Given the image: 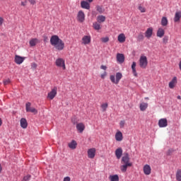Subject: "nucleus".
Wrapping results in <instances>:
<instances>
[{
    "label": "nucleus",
    "instance_id": "obj_6",
    "mask_svg": "<svg viewBox=\"0 0 181 181\" xmlns=\"http://www.w3.org/2000/svg\"><path fill=\"white\" fill-rule=\"evenodd\" d=\"M55 64L57 67H62L64 70H66V63L64 59H57L55 61Z\"/></svg>",
    "mask_w": 181,
    "mask_h": 181
},
{
    "label": "nucleus",
    "instance_id": "obj_28",
    "mask_svg": "<svg viewBox=\"0 0 181 181\" xmlns=\"http://www.w3.org/2000/svg\"><path fill=\"white\" fill-rule=\"evenodd\" d=\"M93 26L95 30H100V29H101V25L100 23H98V21L93 23Z\"/></svg>",
    "mask_w": 181,
    "mask_h": 181
},
{
    "label": "nucleus",
    "instance_id": "obj_34",
    "mask_svg": "<svg viewBox=\"0 0 181 181\" xmlns=\"http://www.w3.org/2000/svg\"><path fill=\"white\" fill-rule=\"evenodd\" d=\"M100 40L101 42H103V43H107V42H110V37H102Z\"/></svg>",
    "mask_w": 181,
    "mask_h": 181
},
{
    "label": "nucleus",
    "instance_id": "obj_19",
    "mask_svg": "<svg viewBox=\"0 0 181 181\" xmlns=\"http://www.w3.org/2000/svg\"><path fill=\"white\" fill-rule=\"evenodd\" d=\"M127 37H125V34L121 33L117 37V40L119 43H124L125 42Z\"/></svg>",
    "mask_w": 181,
    "mask_h": 181
},
{
    "label": "nucleus",
    "instance_id": "obj_8",
    "mask_svg": "<svg viewBox=\"0 0 181 181\" xmlns=\"http://www.w3.org/2000/svg\"><path fill=\"white\" fill-rule=\"evenodd\" d=\"M95 152H97L95 148H89L87 152L88 158L89 159H94L95 158Z\"/></svg>",
    "mask_w": 181,
    "mask_h": 181
},
{
    "label": "nucleus",
    "instance_id": "obj_44",
    "mask_svg": "<svg viewBox=\"0 0 181 181\" xmlns=\"http://www.w3.org/2000/svg\"><path fill=\"white\" fill-rule=\"evenodd\" d=\"M115 136H122V132H117L115 134Z\"/></svg>",
    "mask_w": 181,
    "mask_h": 181
},
{
    "label": "nucleus",
    "instance_id": "obj_43",
    "mask_svg": "<svg viewBox=\"0 0 181 181\" xmlns=\"http://www.w3.org/2000/svg\"><path fill=\"white\" fill-rule=\"evenodd\" d=\"M123 137L122 136H116L115 139L116 141H117L118 142H121V141H122Z\"/></svg>",
    "mask_w": 181,
    "mask_h": 181
},
{
    "label": "nucleus",
    "instance_id": "obj_51",
    "mask_svg": "<svg viewBox=\"0 0 181 181\" xmlns=\"http://www.w3.org/2000/svg\"><path fill=\"white\" fill-rule=\"evenodd\" d=\"M132 71H133L134 76H135V77H136V76H138V74H136V69H133Z\"/></svg>",
    "mask_w": 181,
    "mask_h": 181
},
{
    "label": "nucleus",
    "instance_id": "obj_52",
    "mask_svg": "<svg viewBox=\"0 0 181 181\" xmlns=\"http://www.w3.org/2000/svg\"><path fill=\"white\" fill-rule=\"evenodd\" d=\"M21 5H22V6H26V3L22 1Z\"/></svg>",
    "mask_w": 181,
    "mask_h": 181
},
{
    "label": "nucleus",
    "instance_id": "obj_46",
    "mask_svg": "<svg viewBox=\"0 0 181 181\" xmlns=\"http://www.w3.org/2000/svg\"><path fill=\"white\" fill-rule=\"evenodd\" d=\"M28 1L30 4H31V5H35V4H36V1L35 0H28Z\"/></svg>",
    "mask_w": 181,
    "mask_h": 181
},
{
    "label": "nucleus",
    "instance_id": "obj_26",
    "mask_svg": "<svg viewBox=\"0 0 181 181\" xmlns=\"http://www.w3.org/2000/svg\"><path fill=\"white\" fill-rule=\"evenodd\" d=\"M175 179L177 181H181V169L177 170L175 173Z\"/></svg>",
    "mask_w": 181,
    "mask_h": 181
},
{
    "label": "nucleus",
    "instance_id": "obj_47",
    "mask_svg": "<svg viewBox=\"0 0 181 181\" xmlns=\"http://www.w3.org/2000/svg\"><path fill=\"white\" fill-rule=\"evenodd\" d=\"M100 69H101L102 70H107V66H105V65H101V66H100Z\"/></svg>",
    "mask_w": 181,
    "mask_h": 181
},
{
    "label": "nucleus",
    "instance_id": "obj_32",
    "mask_svg": "<svg viewBox=\"0 0 181 181\" xmlns=\"http://www.w3.org/2000/svg\"><path fill=\"white\" fill-rule=\"evenodd\" d=\"M100 107L103 110V112H105V111H107V108H108V103H103Z\"/></svg>",
    "mask_w": 181,
    "mask_h": 181
},
{
    "label": "nucleus",
    "instance_id": "obj_16",
    "mask_svg": "<svg viewBox=\"0 0 181 181\" xmlns=\"http://www.w3.org/2000/svg\"><path fill=\"white\" fill-rule=\"evenodd\" d=\"M177 83V78L175 76L172 81L169 83V88H175V86H176Z\"/></svg>",
    "mask_w": 181,
    "mask_h": 181
},
{
    "label": "nucleus",
    "instance_id": "obj_35",
    "mask_svg": "<svg viewBox=\"0 0 181 181\" xmlns=\"http://www.w3.org/2000/svg\"><path fill=\"white\" fill-rule=\"evenodd\" d=\"M175 152V150L173 148H170L167 152H166V155L168 156H170V155H172V153H173Z\"/></svg>",
    "mask_w": 181,
    "mask_h": 181
},
{
    "label": "nucleus",
    "instance_id": "obj_10",
    "mask_svg": "<svg viewBox=\"0 0 181 181\" xmlns=\"http://www.w3.org/2000/svg\"><path fill=\"white\" fill-rule=\"evenodd\" d=\"M82 45H90V43H91V36L90 35H84L82 37Z\"/></svg>",
    "mask_w": 181,
    "mask_h": 181
},
{
    "label": "nucleus",
    "instance_id": "obj_4",
    "mask_svg": "<svg viewBox=\"0 0 181 181\" xmlns=\"http://www.w3.org/2000/svg\"><path fill=\"white\" fill-rule=\"evenodd\" d=\"M139 66L141 69H146L148 66V58L145 55H141L139 59Z\"/></svg>",
    "mask_w": 181,
    "mask_h": 181
},
{
    "label": "nucleus",
    "instance_id": "obj_53",
    "mask_svg": "<svg viewBox=\"0 0 181 181\" xmlns=\"http://www.w3.org/2000/svg\"><path fill=\"white\" fill-rule=\"evenodd\" d=\"M179 69H180V70L181 71V61H180V62H179Z\"/></svg>",
    "mask_w": 181,
    "mask_h": 181
},
{
    "label": "nucleus",
    "instance_id": "obj_13",
    "mask_svg": "<svg viewBox=\"0 0 181 181\" xmlns=\"http://www.w3.org/2000/svg\"><path fill=\"white\" fill-rule=\"evenodd\" d=\"M158 126L160 127V128H165L168 127V119L165 118L160 119L158 121Z\"/></svg>",
    "mask_w": 181,
    "mask_h": 181
},
{
    "label": "nucleus",
    "instance_id": "obj_23",
    "mask_svg": "<svg viewBox=\"0 0 181 181\" xmlns=\"http://www.w3.org/2000/svg\"><path fill=\"white\" fill-rule=\"evenodd\" d=\"M165 36V30L163 28H159L157 31L158 37H163Z\"/></svg>",
    "mask_w": 181,
    "mask_h": 181
},
{
    "label": "nucleus",
    "instance_id": "obj_20",
    "mask_svg": "<svg viewBox=\"0 0 181 181\" xmlns=\"http://www.w3.org/2000/svg\"><path fill=\"white\" fill-rule=\"evenodd\" d=\"M69 148L70 149H76L77 148V141L72 140L70 143L68 144Z\"/></svg>",
    "mask_w": 181,
    "mask_h": 181
},
{
    "label": "nucleus",
    "instance_id": "obj_31",
    "mask_svg": "<svg viewBox=\"0 0 181 181\" xmlns=\"http://www.w3.org/2000/svg\"><path fill=\"white\" fill-rule=\"evenodd\" d=\"M168 18L163 17L161 19V25L162 26H168Z\"/></svg>",
    "mask_w": 181,
    "mask_h": 181
},
{
    "label": "nucleus",
    "instance_id": "obj_36",
    "mask_svg": "<svg viewBox=\"0 0 181 181\" xmlns=\"http://www.w3.org/2000/svg\"><path fill=\"white\" fill-rule=\"evenodd\" d=\"M30 177H32V176L30 175H25L23 178L22 181H29V180H30Z\"/></svg>",
    "mask_w": 181,
    "mask_h": 181
},
{
    "label": "nucleus",
    "instance_id": "obj_49",
    "mask_svg": "<svg viewBox=\"0 0 181 181\" xmlns=\"http://www.w3.org/2000/svg\"><path fill=\"white\" fill-rule=\"evenodd\" d=\"M31 66L33 69H36V67H37V64H36V63H33Z\"/></svg>",
    "mask_w": 181,
    "mask_h": 181
},
{
    "label": "nucleus",
    "instance_id": "obj_3",
    "mask_svg": "<svg viewBox=\"0 0 181 181\" xmlns=\"http://www.w3.org/2000/svg\"><path fill=\"white\" fill-rule=\"evenodd\" d=\"M121 78H122V74L121 72L116 73V76L110 75V80L113 84H118L121 81Z\"/></svg>",
    "mask_w": 181,
    "mask_h": 181
},
{
    "label": "nucleus",
    "instance_id": "obj_33",
    "mask_svg": "<svg viewBox=\"0 0 181 181\" xmlns=\"http://www.w3.org/2000/svg\"><path fill=\"white\" fill-rule=\"evenodd\" d=\"M96 11L99 12V13H104V9L103 8V6H96Z\"/></svg>",
    "mask_w": 181,
    "mask_h": 181
},
{
    "label": "nucleus",
    "instance_id": "obj_38",
    "mask_svg": "<svg viewBox=\"0 0 181 181\" xmlns=\"http://www.w3.org/2000/svg\"><path fill=\"white\" fill-rule=\"evenodd\" d=\"M4 86H8V85L11 84V79H9V78L5 79L4 81Z\"/></svg>",
    "mask_w": 181,
    "mask_h": 181
},
{
    "label": "nucleus",
    "instance_id": "obj_5",
    "mask_svg": "<svg viewBox=\"0 0 181 181\" xmlns=\"http://www.w3.org/2000/svg\"><path fill=\"white\" fill-rule=\"evenodd\" d=\"M76 19L80 23H83L86 21V14L82 10L79 11L77 13Z\"/></svg>",
    "mask_w": 181,
    "mask_h": 181
},
{
    "label": "nucleus",
    "instance_id": "obj_15",
    "mask_svg": "<svg viewBox=\"0 0 181 181\" xmlns=\"http://www.w3.org/2000/svg\"><path fill=\"white\" fill-rule=\"evenodd\" d=\"M25 60L24 57H22L19 55H16L14 62L16 64H22Z\"/></svg>",
    "mask_w": 181,
    "mask_h": 181
},
{
    "label": "nucleus",
    "instance_id": "obj_7",
    "mask_svg": "<svg viewBox=\"0 0 181 181\" xmlns=\"http://www.w3.org/2000/svg\"><path fill=\"white\" fill-rule=\"evenodd\" d=\"M32 104L28 102L25 104V110L27 112H33V114H37V110L35 107H31L30 106Z\"/></svg>",
    "mask_w": 181,
    "mask_h": 181
},
{
    "label": "nucleus",
    "instance_id": "obj_41",
    "mask_svg": "<svg viewBox=\"0 0 181 181\" xmlns=\"http://www.w3.org/2000/svg\"><path fill=\"white\" fill-rule=\"evenodd\" d=\"M119 125H120V128H124V127L125 126V121L124 120L120 121Z\"/></svg>",
    "mask_w": 181,
    "mask_h": 181
},
{
    "label": "nucleus",
    "instance_id": "obj_21",
    "mask_svg": "<svg viewBox=\"0 0 181 181\" xmlns=\"http://www.w3.org/2000/svg\"><path fill=\"white\" fill-rule=\"evenodd\" d=\"M21 127V128H23L24 129L25 128H28V122L26 121V119L22 118L20 121Z\"/></svg>",
    "mask_w": 181,
    "mask_h": 181
},
{
    "label": "nucleus",
    "instance_id": "obj_11",
    "mask_svg": "<svg viewBox=\"0 0 181 181\" xmlns=\"http://www.w3.org/2000/svg\"><path fill=\"white\" fill-rule=\"evenodd\" d=\"M144 175H149L151 173L152 169L151 168V165L146 164L143 168Z\"/></svg>",
    "mask_w": 181,
    "mask_h": 181
},
{
    "label": "nucleus",
    "instance_id": "obj_17",
    "mask_svg": "<svg viewBox=\"0 0 181 181\" xmlns=\"http://www.w3.org/2000/svg\"><path fill=\"white\" fill-rule=\"evenodd\" d=\"M81 8L83 9H90V3L86 1H81Z\"/></svg>",
    "mask_w": 181,
    "mask_h": 181
},
{
    "label": "nucleus",
    "instance_id": "obj_57",
    "mask_svg": "<svg viewBox=\"0 0 181 181\" xmlns=\"http://www.w3.org/2000/svg\"><path fill=\"white\" fill-rule=\"evenodd\" d=\"M177 100H181L180 95H178V96L177 97Z\"/></svg>",
    "mask_w": 181,
    "mask_h": 181
},
{
    "label": "nucleus",
    "instance_id": "obj_56",
    "mask_svg": "<svg viewBox=\"0 0 181 181\" xmlns=\"http://www.w3.org/2000/svg\"><path fill=\"white\" fill-rule=\"evenodd\" d=\"M93 1H94V0H88V2H89V4H91V2H93Z\"/></svg>",
    "mask_w": 181,
    "mask_h": 181
},
{
    "label": "nucleus",
    "instance_id": "obj_27",
    "mask_svg": "<svg viewBox=\"0 0 181 181\" xmlns=\"http://www.w3.org/2000/svg\"><path fill=\"white\" fill-rule=\"evenodd\" d=\"M109 180L110 181H119V177L118 175H110Z\"/></svg>",
    "mask_w": 181,
    "mask_h": 181
},
{
    "label": "nucleus",
    "instance_id": "obj_2",
    "mask_svg": "<svg viewBox=\"0 0 181 181\" xmlns=\"http://www.w3.org/2000/svg\"><path fill=\"white\" fill-rule=\"evenodd\" d=\"M122 165L120 166V170L123 173H125V172H127V169L132 166V163L129 161V155L128 153H125L122 158Z\"/></svg>",
    "mask_w": 181,
    "mask_h": 181
},
{
    "label": "nucleus",
    "instance_id": "obj_24",
    "mask_svg": "<svg viewBox=\"0 0 181 181\" xmlns=\"http://www.w3.org/2000/svg\"><path fill=\"white\" fill-rule=\"evenodd\" d=\"M39 43V40L37 38H33L30 40V46L33 47V46H36Z\"/></svg>",
    "mask_w": 181,
    "mask_h": 181
},
{
    "label": "nucleus",
    "instance_id": "obj_45",
    "mask_svg": "<svg viewBox=\"0 0 181 181\" xmlns=\"http://www.w3.org/2000/svg\"><path fill=\"white\" fill-rule=\"evenodd\" d=\"M4 18L0 17V26H2L4 25Z\"/></svg>",
    "mask_w": 181,
    "mask_h": 181
},
{
    "label": "nucleus",
    "instance_id": "obj_12",
    "mask_svg": "<svg viewBox=\"0 0 181 181\" xmlns=\"http://www.w3.org/2000/svg\"><path fill=\"white\" fill-rule=\"evenodd\" d=\"M152 35H153V28L150 27L146 30L145 36L147 37V39H151V37H152Z\"/></svg>",
    "mask_w": 181,
    "mask_h": 181
},
{
    "label": "nucleus",
    "instance_id": "obj_25",
    "mask_svg": "<svg viewBox=\"0 0 181 181\" xmlns=\"http://www.w3.org/2000/svg\"><path fill=\"white\" fill-rule=\"evenodd\" d=\"M181 18V11H177L175 14L174 22H179Z\"/></svg>",
    "mask_w": 181,
    "mask_h": 181
},
{
    "label": "nucleus",
    "instance_id": "obj_30",
    "mask_svg": "<svg viewBox=\"0 0 181 181\" xmlns=\"http://www.w3.org/2000/svg\"><path fill=\"white\" fill-rule=\"evenodd\" d=\"M146 108H148V103H142L140 104V110L141 111H145V110H146Z\"/></svg>",
    "mask_w": 181,
    "mask_h": 181
},
{
    "label": "nucleus",
    "instance_id": "obj_1",
    "mask_svg": "<svg viewBox=\"0 0 181 181\" xmlns=\"http://www.w3.org/2000/svg\"><path fill=\"white\" fill-rule=\"evenodd\" d=\"M50 43L57 50H63L64 49V42L57 35H52L51 37Z\"/></svg>",
    "mask_w": 181,
    "mask_h": 181
},
{
    "label": "nucleus",
    "instance_id": "obj_9",
    "mask_svg": "<svg viewBox=\"0 0 181 181\" xmlns=\"http://www.w3.org/2000/svg\"><path fill=\"white\" fill-rule=\"evenodd\" d=\"M56 95H57V88H54L49 93H48L47 98H49V100H53Z\"/></svg>",
    "mask_w": 181,
    "mask_h": 181
},
{
    "label": "nucleus",
    "instance_id": "obj_39",
    "mask_svg": "<svg viewBox=\"0 0 181 181\" xmlns=\"http://www.w3.org/2000/svg\"><path fill=\"white\" fill-rule=\"evenodd\" d=\"M144 34H142V33H140L139 35H138V37H137V39H138V40H144Z\"/></svg>",
    "mask_w": 181,
    "mask_h": 181
},
{
    "label": "nucleus",
    "instance_id": "obj_22",
    "mask_svg": "<svg viewBox=\"0 0 181 181\" xmlns=\"http://www.w3.org/2000/svg\"><path fill=\"white\" fill-rule=\"evenodd\" d=\"M115 156L117 159H121V156H122V148H118L115 151Z\"/></svg>",
    "mask_w": 181,
    "mask_h": 181
},
{
    "label": "nucleus",
    "instance_id": "obj_29",
    "mask_svg": "<svg viewBox=\"0 0 181 181\" xmlns=\"http://www.w3.org/2000/svg\"><path fill=\"white\" fill-rule=\"evenodd\" d=\"M97 22H98V23H103V22H105V16H98L97 17Z\"/></svg>",
    "mask_w": 181,
    "mask_h": 181
},
{
    "label": "nucleus",
    "instance_id": "obj_18",
    "mask_svg": "<svg viewBox=\"0 0 181 181\" xmlns=\"http://www.w3.org/2000/svg\"><path fill=\"white\" fill-rule=\"evenodd\" d=\"M86 129V126L83 123H78L76 124V129L78 131V132H83L84 129Z\"/></svg>",
    "mask_w": 181,
    "mask_h": 181
},
{
    "label": "nucleus",
    "instance_id": "obj_48",
    "mask_svg": "<svg viewBox=\"0 0 181 181\" xmlns=\"http://www.w3.org/2000/svg\"><path fill=\"white\" fill-rule=\"evenodd\" d=\"M71 179L70 178V177H65L64 178V181H71Z\"/></svg>",
    "mask_w": 181,
    "mask_h": 181
},
{
    "label": "nucleus",
    "instance_id": "obj_42",
    "mask_svg": "<svg viewBox=\"0 0 181 181\" xmlns=\"http://www.w3.org/2000/svg\"><path fill=\"white\" fill-rule=\"evenodd\" d=\"M101 78L104 79L107 77V71H105L103 74L100 75Z\"/></svg>",
    "mask_w": 181,
    "mask_h": 181
},
{
    "label": "nucleus",
    "instance_id": "obj_37",
    "mask_svg": "<svg viewBox=\"0 0 181 181\" xmlns=\"http://www.w3.org/2000/svg\"><path fill=\"white\" fill-rule=\"evenodd\" d=\"M139 11H140V12H141V13L146 12L145 7H143L142 6H139Z\"/></svg>",
    "mask_w": 181,
    "mask_h": 181
},
{
    "label": "nucleus",
    "instance_id": "obj_55",
    "mask_svg": "<svg viewBox=\"0 0 181 181\" xmlns=\"http://www.w3.org/2000/svg\"><path fill=\"white\" fill-rule=\"evenodd\" d=\"M2 125V119L0 118V127Z\"/></svg>",
    "mask_w": 181,
    "mask_h": 181
},
{
    "label": "nucleus",
    "instance_id": "obj_14",
    "mask_svg": "<svg viewBox=\"0 0 181 181\" xmlns=\"http://www.w3.org/2000/svg\"><path fill=\"white\" fill-rule=\"evenodd\" d=\"M116 59L118 63H120V64L124 63V62H125V57L124 56L123 54L117 53Z\"/></svg>",
    "mask_w": 181,
    "mask_h": 181
},
{
    "label": "nucleus",
    "instance_id": "obj_54",
    "mask_svg": "<svg viewBox=\"0 0 181 181\" xmlns=\"http://www.w3.org/2000/svg\"><path fill=\"white\" fill-rule=\"evenodd\" d=\"M2 172V165L0 164V173Z\"/></svg>",
    "mask_w": 181,
    "mask_h": 181
},
{
    "label": "nucleus",
    "instance_id": "obj_50",
    "mask_svg": "<svg viewBox=\"0 0 181 181\" xmlns=\"http://www.w3.org/2000/svg\"><path fill=\"white\" fill-rule=\"evenodd\" d=\"M163 43H168V37H165L163 39Z\"/></svg>",
    "mask_w": 181,
    "mask_h": 181
},
{
    "label": "nucleus",
    "instance_id": "obj_40",
    "mask_svg": "<svg viewBox=\"0 0 181 181\" xmlns=\"http://www.w3.org/2000/svg\"><path fill=\"white\" fill-rule=\"evenodd\" d=\"M136 62H134L132 64V70H136Z\"/></svg>",
    "mask_w": 181,
    "mask_h": 181
}]
</instances>
